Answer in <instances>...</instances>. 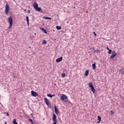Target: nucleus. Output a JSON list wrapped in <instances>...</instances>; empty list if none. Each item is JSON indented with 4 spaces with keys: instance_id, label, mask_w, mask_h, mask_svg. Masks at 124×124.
<instances>
[{
    "instance_id": "nucleus-1",
    "label": "nucleus",
    "mask_w": 124,
    "mask_h": 124,
    "mask_svg": "<svg viewBox=\"0 0 124 124\" xmlns=\"http://www.w3.org/2000/svg\"><path fill=\"white\" fill-rule=\"evenodd\" d=\"M33 6L34 9H35L36 11H38V12H41V11H42V9L38 7V4L36 3H34Z\"/></svg>"
},
{
    "instance_id": "nucleus-2",
    "label": "nucleus",
    "mask_w": 124,
    "mask_h": 124,
    "mask_svg": "<svg viewBox=\"0 0 124 124\" xmlns=\"http://www.w3.org/2000/svg\"><path fill=\"white\" fill-rule=\"evenodd\" d=\"M8 23H9V26L8 27V29H10L13 25V19L11 16H10L8 17Z\"/></svg>"
},
{
    "instance_id": "nucleus-3",
    "label": "nucleus",
    "mask_w": 124,
    "mask_h": 124,
    "mask_svg": "<svg viewBox=\"0 0 124 124\" xmlns=\"http://www.w3.org/2000/svg\"><path fill=\"white\" fill-rule=\"evenodd\" d=\"M44 100L46 103V104L47 105L48 108H52V105H51V103H50V102H49V100H48V99H47L46 98H45L44 99Z\"/></svg>"
},
{
    "instance_id": "nucleus-4",
    "label": "nucleus",
    "mask_w": 124,
    "mask_h": 124,
    "mask_svg": "<svg viewBox=\"0 0 124 124\" xmlns=\"http://www.w3.org/2000/svg\"><path fill=\"white\" fill-rule=\"evenodd\" d=\"M10 10V7H9V5L8 3L6 4L5 12L6 15H8V13L9 12V10Z\"/></svg>"
},
{
    "instance_id": "nucleus-5",
    "label": "nucleus",
    "mask_w": 124,
    "mask_h": 124,
    "mask_svg": "<svg viewBox=\"0 0 124 124\" xmlns=\"http://www.w3.org/2000/svg\"><path fill=\"white\" fill-rule=\"evenodd\" d=\"M61 100H62L63 101H64V102H67V96L64 94H62V95L61 96Z\"/></svg>"
},
{
    "instance_id": "nucleus-6",
    "label": "nucleus",
    "mask_w": 124,
    "mask_h": 124,
    "mask_svg": "<svg viewBox=\"0 0 124 124\" xmlns=\"http://www.w3.org/2000/svg\"><path fill=\"white\" fill-rule=\"evenodd\" d=\"M52 121L54 123L52 124H57L58 121L57 120V115L55 113L53 114Z\"/></svg>"
},
{
    "instance_id": "nucleus-7",
    "label": "nucleus",
    "mask_w": 124,
    "mask_h": 124,
    "mask_svg": "<svg viewBox=\"0 0 124 124\" xmlns=\"http://www.w3.org/2000/svg\"><path fill=\"white\" fill-rule=\"evenodd\" d=\"M89 87L91 88V91L93 92V93H95V89H94V87H93V85L92 83H89Z\"/></svg>"
},
{
    "instance_id": "nucleus-8",
    "label": "nucleus",
    "mask_w": 124,
    "mask_h": 124,
    "mask_svg": "<svg viewBox=\"0 0 124 124\" xmlns=\"http://www.w3.org/2000/svg\"><path fill=\"white\" fill-rule=\"evenodd\" d=\"M116 56H117V53H116V51H113L112 52V55L110 57V60H114Z\"/></svg>"
},
{
    "instance_id": "nucleus-9",
    "label": "nucleus",
    "mask_w": 124,
    "mask_h": 124,
    "mask_svg": "<svg viewBox=\"0 0 124 124\" xmlns=\"http://www.w3.org/2000/svg\"><path fill=\"white\" fill-rule=\"evenodd\" d=\"M31 95H32V96H34V97H36L37 96V95H38V93H37L33 91H31Z\"/></svg>"
},
{
    "instance_id": "nucleus-10",
    "label": "nucleus",
    "mask_w": 124,
    "mask_h": 124,
    "mask_svg": "<svg viewBox=\"0 0 124 124\" xmlns=\"http://www.w3.org/2000/svg\"><path fill=\"white\" fill-rule=\"evenodd\" d=\"M54 109H55V113L56 114V115H59V109L57 108V106H54Z\"/></svg>"
},
{
    "instance_id": "nucleus-11",
    "label": "nucleus",
    "mask_w": 124,
    "mask_h": 124,
    "mask_svg": "<svg viewBox=\"0 0 124 124\" xmlns=\"http://www.w3.org/2000/svg\"><path fill=\"white\" fill-rule=\"evenodd\" d=\"M62 61V57H61L59 58L56 59V62H61Z\"/></svg>"
},
{
    "instance_id": "nucleus-12",
    "label": "nucleus",
    "mask_w": 124,
    "mask_h": 124,
    "mask_svg": "<svg viewBox=\"0 0 124 124\" xmlns=\"http://www.w3.org/2000/svg\"><path fill=\"white\" fill-rule=\"evenodd\" d=\"M92 66H93V70H95V69H96V65H95V63H94L92 64Z\"/></svg>"
},
{
    "instance_id": "nucleus-13",
    "label": "nucleus",
    "mask_w": 124,
    "mask_h": 124,
    "mask_svg": "<svg viewBox=\"0 0 124 124\" xmlns=\"http://www.w3.org/2000/svg\"><path fill=\"white\" fill-rule=\"evenodd\" d=\"M26 20L27 22L28 26H30V21L29 20V16H26Z\"/></svg>"
},
{
    "instance_id": "nucleus-14",
    "label": "nucleus",
    "mask_w": 124,
    "mask_h": 124,
    "mask_svg": "<svg viewBox=\"0 0 124 124\" xmlns=\"http://www.w3.org/2000/svg\"><path fill=\"white\" fill-rule=\"evenodd\" d=\"M47 96H48V97H50V98H52L53 96H55V94L52 95L51 94H47Z\"/></svg>"
},
{
    "instance_id": "nucleus-15",
    "label": "nucleus",
    "mask_w": 124,
    "mask_h": 124,
    "mask_svg": "<svg viewBox=\"0 0 124 124\" xmlns=\"http://www.w3.org/2000/svg\"><path fill=\"white\" fill-rule=\"evenodd\" d=\"M41 30H42V31H44V32L45 33H47V31H46V29H45L43 28H41Z\"/></svg>"
},
{
    "instance_id": "nucleus-16",
    "label": "nucleus",
    "mask_w": 124,
    "mask_h": 124,
    "mask_svg": "<svg viewBox=\"0 0 124 124\" xmlns=\"http://www.w3.org/2000/svg\"><path fill=\"white\" fill-rule=\"evenodd\" d=\"M85 76H88L89 75V70H86L84 74Z\"/></svg>"
},
{
    "instance_id": "nucleus-17",
    "label": "nucleus",
    "mask_w": 124,
    "mask_h": 124,
    "mask_svg": "<svg viewBox=\"0 0 124 124\" xmlns=\"http://www.w3.org/2000/svg\"><path fill=\"white\" fill-rule=\"evenodd\" d=\"M44 19H45L46 20H47V19L48 20H51L52 19V18L50 17H45V16H44Z\"/></svg>"
},
{
    "instance_id": "nucleus-18",
    "label": "nucleus",
    "mask_w": 124,
    "mask_h": 124,
    "mask_svg": "<svg viewBox=\"0 0 124 124\" xmlns=\"http://www.w3.org/2000/svg\"><path fill=\"white\" fill-rule=\"evenodd\" d=\"M56 29H57V30H58V31H60V30H62V27L59 26H56Z\"/></svg>"
},
{
    "instance_id": "nucleus-19",
    "label": "nucleus",
    "mask_w": 124,
    "mask_h": 124,
    "mask_svg": "<svg viewBox=\"0 0 124 124\" xmlns=\"http://www.w3.org/2000/svg\"><path fill=\"white\" fill-rule=\"evenodd\" d=\"M94 53H97L98 54L99 53H100V50H94Z\"/></svg>"
},
{
    "instance_id": "nucleus-20",
    "label": "nucleus",
    "mask_w": 124,
    "mask_h": 124,
    "mask_svg": "<svg viewBox=\"0 0 124 124\" xmlns=\"http://www.w3.org/2000/svg\"><path fill=\"white\" fill-rule=\"evenodd\" d=\"M13 123L14 124H18V123L16 122V120L15 119L13 120Z\"/></svg>"
},
{
    "instance_id": "nucleus-21",
    "label": "nucleus",
    "mask_w": 124,
    "mask_h": 124,
    "mask_svg": "<svg viewBox=\"0 0 124 124\" xmlns=\"http://www.w3.org/2000/svg\"><path fill=\"white\" fill-rule=\"evenodd\" d=\"M98 121H99V122H101V117L100 116H97Z\"/></svg>"
},
{
    "instance_id": "nucleus-22",
    "label": "nucleus",
    "mask_w": 124,
    "mask_h": 124,
    "mask_svg": "<svg viewBox=\"0 0 124 124\" xmlns=\"http://www.w3.org/2000/svg\"><path fill=\"white\" fill-rule=\"evenodd\" d=\"M112 52H113V51H112V50L109 49V50H108V54H109V55H110V54H112Z\"/></svg>"
},
{
    "instance_id": "nucleus-23",
    "label": "nucleus",
    "mask_w": 124,
    "mask_h": 124,
    "mask_svg": "<svg viewBox=\"0 0 124 124\" xmlns=\"http://www.w3.org/2000/svg\"><path fill=\"white\" fill-rule=\"evenodd\" d=\"M29 122H30V123H31L32 124H33V121H32L31 119H29Z\"/></svg>"
},
{
    "instance_id": "nucleus-24",
    "label": "nucleus",
    "mask_w": 124,
    "mask_h": 124,
    "mask_svg": "<svg viewBox=\"0 0 124 124\" xmlns=\"http://www.w3.org/2000/svg\"><path fill=\"white\" fill-rule=\"evenodd\" d=\"M47 44V42L46 41V40H44L43 42V44Z\"/></svg>"
},
{
    "instance_id": "nucleus-25",
    "label": "nucleus",
    "mask_w": 124,
    "mask_h": 124,
    "mask_svg": "<svg viewBox=\"0 0 124 124\" xmlns=\"http://www.w3.org/2000/svg\"><path fill=\"white\" fill-rule=\"evenodd\" d=\"M62 77L64 78L65 77V73H63L62 75Z\"/></svg>"
},
{
    "instance_id": "nucleus-26",
    "label": "nucleus",
    "mask_w": 124,
    "mask_h": 124,
    "mask_svg": "<svg viewBox=\"0 0 124 124\" xmlns=\"http://www.w3.org/2000/svg\"><path fill=\"white\" fill-rule=\"evenodd\" d=\"M111 115H113L114 114V112L112 110L110 111Z\"/></svg>"
},
{
    "instance_id": "nucleus-27",
    "label": "nucleus",
    "mask_w": 124,
    "mask_h": 124,
    "mask_svg": "<svg viewBox=\"0 0 124 124\" xmlns=\"http://www.w3.org/2000/svg\"><path fill=\"white\" fill-rule=\"evenodd\" d=\"M93 33L94 35H95V36H96V33H95V32L94 31L93 32Z\"/></svg>"
},
{
    "instance_id": "nucleus-28",
    "label": "nucleus",
    "mask_w": 124,
    "mask_h": 124,
    "mask_svg": "<svg viewBox=\"0 0 124 124\" xmlns=\"http://www.w3.org/2000/svg\"><path fill=\"white\" fill-rule=\"evenodd\" d=\"M28 14H30L31 13V10H29L28 11Z\"/></svg>"
},
{
    "instance_id": "nucleus-29",
    "label": "nucleus",
    "mask_w": 124,
    "mask_h": 124,
    "mask_svg": "<svg viewBox=\"0 0 124 124\" xmlns=\"http://www.w3.org/2000/svg\"><path fill=\"white\" fill-rule=\"evenodd\" d=\"M5 114H7V116H9V113H8V112H5Z\"/></svg>"
},
{
    "instance_id": "nucleus-30",
    "label": "nucleus",
    "mask_w": 124,
    "mask_h": 124,
    "mask_svg": "<svg viewBox=\"0 0 124 124\" xmlns=\"http://www.w3.org/2000/svg\"><path fill=\"white\" fill-rule=\"evenodd\" d=\"M13 77H14V78H16V76H15V75H13Z\"/></svg>"
},
{
    "instance_id": "nucleus-31",
    "label": "nucleus",
    "mask_w": 124,
    "mask_h": 124,
    "mask_svg": "<svg viewBox=\"0 0 124 124\" xmlns=\"http://www.w3.org/2000/svg\"><path fill=\"white\" fill-rule=\"evenodd\" d=\"M107 50H108V51H109V50H110V49H109V47H108V46L107 47Z\"/></svg>"
},
{
    "instance_id": "nucleus-32",
    "label": "nucleus",
    "mask_w": 124,
    "mask_h": 124,
    "mask_svg": "<svg viewBox=\"0 0 124 124\" xmlns=\"http://www.w3.org/2000/svg\"><path fill=\"white\" fill-rule=\"evenodd\" d=\"M99 123H100V121H99L97 122V124H99Z\"/></svg>"
},
{
    "instance_id": "nucleus-33",
    "label": "nucleus",
    "mask_w": 124,
    "mask_h": 124,
    "mask_svg": "<svg viewBox=\"0 0 124 124\" xmlns=\"http://www.w3.org/2000/svg\"><path fill=\"white\" fill-rule=\"evenodd\" d=\"M26 11V10H24V11Z\"/></svg>"
},
{
    "instance_id": "nucleus-34",
    "label": "nucleus",
    "mask_w": 124,
    "mask_h": 124,
    "mask_svg": "<svg viewBox=\"0 0 124 124\" xmlns=\"http://www.w3.org/2000/svg\"><path fill=\"white\" fill-rule=\"evenodd\" d=\"M107 0H106L107 1Z\"/></svg>"
}]
</instances>
